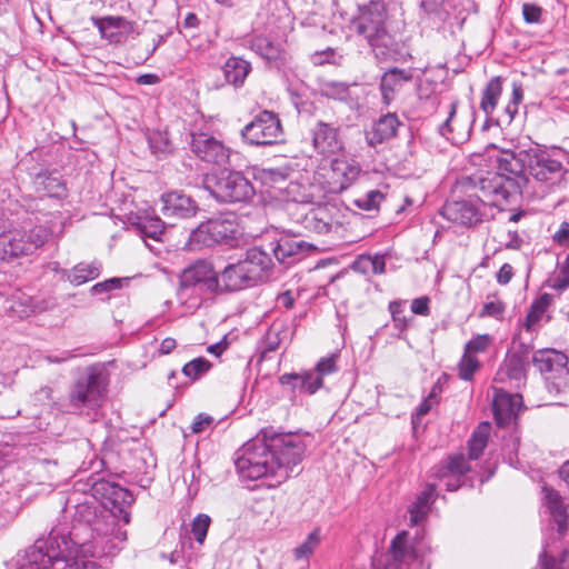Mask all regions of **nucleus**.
Instances as JSON below:
<instances>
[{"instance_id":"f257e3e1","label":"nucleus","mask_w":569,"mask_h":569,"mask_svg":"<svg viewBox=\"0 0 569 569\" xmlns=\"http://www.w3.org/2000/svg\"><path fill=\"white\" fill-rule=\"evenodd\" d=\"M498 172L483 180L485 196L498 201H511L521 196L529 182V176L539 182L555 183L567 170L561 161L552 158L549 150L536 144L529 149L501 150L497 157Z\"/></svg>"},{"instance_id":"f03ea898","label":"nucleus","mask_w":569,"mask_h":569,"mask_svg":"<svg viewBox=\"0 0 569 569\" xmlns=\"http://www.w3.org/2000/svg\"><path fill=\"white\" fill-rule=\"evenodd\" d=\"M307 446L297 433H264L262 439L247 442L234 460L237 472L242 479L257 480L273 477L277 483L286 481L299 465Z\"/></svg>"},{"instance_id":"7ed1b4c3","label":"nucleus","mask_w":569,"mask_h":569,"mask_svg":"<svg viewBox=\"0 0 569 569\" xmlns=\"http://www.w3.org/2000/svg\"><path fill=\"white\" fill-rule=\"evenodd\" d=\"M254 287L238 260L216 270L212 262L199 259L184 268L179 277L178 297L191 299L190 307H199L203 297L223 296Z\"/></svg>"},{"instance_id":"20e7f679","label":"nucleus","mask_w":569,"mask_h":569,"mask_svg":"<svg viewBox=\"0 0 569 569\" xmlns=\"http://www.w3.org/2000/svg\"><path fill=\"white\" fill-rule=\"evenodd\" d=\"M387 20V7L381 0L358 6V14L351 20L356 33L366 40L380 62L398 61L406 56L403 43L389 31Z\"/></svg>"},{"instance_id":"39448f33","label":"nucleus","mask_w":569,"mask_h":569,"mask_svg":"<svg viewBox=\"0 0 569 569\" xmlns=\"http://www.w3.org/2000/svg\"><path fill=\"white\" fill-rule=\"evenodd\" d=\"M492 173L463 177L460 187L467 193V198L446 201L440 211L441 216L456 224L470 228L482 222L481 206L488 204L502 210L505 206L510 204L511 201L495 202L485 196L480 182L489 179Z\"/></svg>"},{"instance_id":"423d86ee","label":"nucleus","mask_w":569,"mask_h":569,"mask_svg":"<svg viewBox=\"0 0 569 569\" xmlns=\"http://www.w3.org/2000/svg\"><path fill=\"white\" fill-rule=\"evenodd\" d=\"M204 187L220 203H248L256 196L251 180L236 170H222L218 174L207 176Z\"/></svg>"},{"instance_id":"0eeeda50","label":"nucleus","mask_w":569,"mask_h":569,"mask_svg":"<svg viewBox=\"0 0 569 569\" xmlns=\"http://www.w3.org/2000/svg\"><path fill=\"white\" fill-rule=\"evenodd\" d=\"M77 535L74 531L69 532L68 537L61 536L62 545L57 541L54 531L50 532L47 540L38 539L33 546L29 547L22 558L19 560L20 569H67L71 567L69 560L64 556V550L68 549V541H73Z\"/></svg>"},{"instance_id":"6e6552de","label":"nucleus","mask_w":569,"mask_h":569,"mask_svg":"<svg viewBox=\"0 0 569 569\" xmlns=\"http://www.w3.org/2000/svg\"><path fill=\"white\" fill-rule=\"evenodd\" d=\"M50 236V229L44 226H33L29 230L4 231L0 233V260L9 262L32 254L49 240Z\"/></svg>"},{"instance_id":"1a4fd4ad","label":"nucleus","mask_w":569,"mask_h":569,"mask_svg":"<svg viewBox=\"0 0 569 569\" xmlns=\"http://www.w3.org/2000/svg\"><path fill=\"white\" fill-rule=\"evenodd\" d=\"M107 379L99 367H89L84 375L72 385L68 399L73 412H82L83 409L99 407L106 390Z\"/></svg>"},{"instance_id":"9d476101","label":"nucleus","mask_w":569,"mask_h":569,"mask_svg":"<svg viewBox=\"0 0 569 569\" xmlns=\"http://www.w3.org/2000/svg\"><path fill=\"white\" fill-rule=\"evenodd\" d=\"M239 231L236 219L212 218L201 222L189 236L190 250L226 244L233 247L238 240Z\"/></svg>"},{"instance_id":"9b49d317","label":"nucleus","mask_w":569,"mask_h":569,"mask_svg":"<svg viewBox=\"0 0 569 569\" xmlns=\"http://www.w3.org/2000/svg\"><path fill=\"white\" fill-rule=\"evenodd\" d=\"M83 491H89L94 501L100 502V507L110 510L113 513L122 516L124 522H129V512L127 509L134 501L133 495L126 488L104 477L91 476L83 485Z\"/></svg>"},{"instance_id":"f8f14e48","label":"nucleus","mask_w":569,"mask_h":569,"mask_svg":"<svg viewBox=\"0 0 569 569\" xmlns=\"http://www.w3.org/2000/svg\"><path fill=\"white\" fill-rule=\"evenodd\" d=\"M244 143L256 147L273 146L283 141V128L279 114L261 110L241 130Z\"/></svg>"},{"instance_id":"ddd939ff","label":"nucleus","mask_w":569,"mask_h":569,"mask_svg":"<svg viewBox=\"0 0 569 569\" xmlns=\"http://www.w3.org/2000/svg\"><path fill=\"white\" fill-rule=\"evenodd\" d=\"M189 144L191 151L204 162L216 166H226L229 162V148L207 132H191Z\"/></svg>"},{"instance_id":"4468645a","label":"nucleus","mask_w":569,"mask_h":569,"mask_svg":"<svg viewBox=\"0 0 569 569\" xmlns=\"http://www.w3.org/2000/svg\"><path fill=\"white\" fill-rule=\"evenodd\" d=\"M408 532L402 530L391 540L389 551L372 560L373 569H401L407 561L418 559L415 547L408 543Z\"/></svg>"},{"instance_id":"2eb2a0df","label":"nucleus","mask_w":569,"mask_h":569,"mask_svg":"<svg viewBox=\"0 0 569 569\" xmlns=\"http://www.w3.org/2000/svg\"><path fill=\"white\" fill-rule=\"evenodd\" d=\"M469 471L470 465L465 456L456 455L433 466L429 477L443 483L447 491H456L462 486V479Z\"/></svg>"},{"instance_id":"dca6fc26","label":"nucleus","mask_w":569,"mask_h":569,"mask_svg":"<svg viewBox=\"0 0 569 569\" xmlns=\"http://www.w3.org/2000/svg\"><path fill=\"white\" fill-rule=\"evenodd\" d=\"M312 248V244L289 233H279L268 243V250L273 253L276 260L286 266L299 261Z\"/></svg>"},{"instance_id":"f3484780","label":"nucleus","mask_w":569,"mask_h":569,"mask_svg":"<svg viewBox=\"0 0 569 569\" xmlns=\"http://www.w3.org/2000/svg\"><path fill=\"white\" fill-rule=\"evenodd\" d=\"M313 149L321 156L331 157L343 150L340 127L318 120L310 129Z\"/></svg>"},{"instance_id":"a211bd4d","label":"nucleus","mask_w":569,"mask_h":569,"mask_svg":"<svg viewBox=\"0 0 569 569\" xmlns=\"http://www.w3.org/2000/svg\"><path fill=\"white\" fill-rule=\"evenodd\" d=\"M160 212L173 224L176 221L189 219L197 214L199 207L194 199L183 191H169L160 197Z\"/></svg>"},{"instance_id":"6ab92c4d","label":"nucleus","mask_w":569,"mask_h":569,"mask_svg":"<svg viewBox=\"0 0 569 569\" xmlns=\"http://www.w3.org/2000/svg\"><path fill=\"white\" fill-rule=\"evenodd\" d=\"M568 361L566 353L552 348L536 350L531 357L533 367L546 380L567 376L569 373Z\"/></svg>"},{"instance_id":"aec40b11","label":"nucleus","mask_w":569,"mask_h":569,"mask_svg":"<svg viewBox=\"0 0 569 569\" xmlns=\"http://www.w3.org/2000/svg\"><path fill=\"white\" fill-rule=\"evenodd\" d=\"M239 261L253 286L267 281L272 273L273 261L269 251L261 247L247 249L243 258Z\"/></svg>"},{"instance_id":"412c9836","label":"nucleus","mask_w":569,"mask_h":569,"mask_svg":"<svg viewBox=\"0 0 569 569\" xmlns=\"http://www.w3.org/2000/svg\"><path fill=\"white\" fill-rule=\"evenodd\" d=\"M413 79V70L393 67L385 71L379 81L381 104L389 108L397 93Z\"/></svg>"},{"instance_id":"4be33fe9","label":"nucleus","mask_w":569,"mask_h":569,"mask_svg":"<svg viewBox=\"0 0 569 569\" xmlns=\"http://www.w3.org/2000/svg\"><path fill=\"white\" fill-rule=\"evenodd\" d=\"M93 24L98 28L102 38L112 44L124 43L130 33L134 32L136 23L123 17L107 16L92 18Z\"/></svg>"},{"instance_id":"5701e85b","label":"nucleus","mask_w":569,"mask_h":569,"mask_svg":"<svg viewBox=\"0 0 569 569\" xmlns=\"http://www.w3.org/2000/svg\"><path fill=\"white\" fill-rule=\"evenodd\" d=\"M402 122L397 113L387 112L373 121L371 128L366 131V141L370 147H377L397 137Z\"/></svg>"},{"instance_id":"b1692460","label":"nucleus","mask_w":569,"mask_h":569,"mask_svg":"<svg viewBox=\"0 0 569 569\" xmlns=\"http://www.w3.org/2000/svg\"><path fill=\"white\" fill-rule=\"evenodd\" d=\"M337 209L333 206L325 204L310 210L303 219L305 227L319 234H326L332 230L333 227H339V221L336 219Z\"/></svg>"},{"instance_id":"393cba45","label":"nucleus","mask_w":569,"mask_h":569,"mask_svg":"<svg viewBox=\"0 0 569 569\" xmlns=\"http://www.w3.org/2000/svg\"><path fill=\"white\" fill-rule=\"evenodd\" d=\"M250 48L271 68L280 70L287 63V52L281 48L279 43L273 42L267 37H254L251 40Z\"/></svg>"},{"instance_id":"a878e982","label":"nucleus","mask_w":569,"mask_h":569,"mask_svg":"<svg viewBox=\"0 0 569 569\" xmlns=\"http://www.w3.org/2000/svg\"><path fill=\"white\" fill-rule=\"evenodd\" d=\"M437 496L436 483H427L417 495L415 501L408 508L412 526H419L427 518Z\"/></svg>"},{"instance_id":"bb28decb","label":"nucleus","mask_w":569,"mask_h":569,"mask_svg":"<svg viewBox=\"0 0 569 569\" xmlns=\"http://www.w3.org/2000/svg\"><path fill=\"white\" fill-rule=\"evenodd\" d=\"M221 69L226 83L238 89L244 84L252 68L251 63L243 58L231 56L226 60Z\"/></svg>"},{"instance_id":"cd10ccee","label":"nucleus","mask_w":569,"mask_h":569,"mask_svg":"<svg viewBox=\"0 0 569 569\" xmlns=\"http://www.w3.org/2000/svg\"><path fill=\"white\" fill-rule=\"evenodd\" d=\"M279 381L282 386H291L293 390L307 392L309 395L316 393L322 386L323 381L320 377H313V372L307 371L303 373H283Z\"/></svg>"},{"instance_id":"c85d7f7f","label":"nucleus","mask_w":569,"mask_h":569,"mask_svg":"<svg viewBox=\"0 0 569 569\" xmlns=\"http://www.w3.org/2000/svg\"><path fill=\"white\" fill-rule=\"evenodd\" d=\"M552 302L550 293L540 295L530 306L525 320L521 323V329L525 333H537L538 322Z\"/></svg>"},{"instance_id":"c756f323","label":"nucleus","mask_w":569,"mask_h":569,"mask_svg":"<svg viewBox=\"0 0 569 569\" xmlns=\"http://www.w3.org/2000/svg\"><path fill=\"white\" fill-rule=\"evenodd\" d=\"M132 226L141 237L151 238L153 240H160L164 230V222L158 216L148 212L137 214L132 219Z\"/></svg>"},{"instance_id":"7c9ffc66","label":"nucleus","mask_w":569,"mask_h":569,"mask_svg":"<svg viewBox=\"0 0 569 569\" xmlns=\"http://www.w3.org/2000/svg\"><path fill=\"white\" fill-rule=\"evenodd\" d=\"M545 490L548 509L552 516L553 521L557 525V531L560 536H563L568 529L567 509L558 491L547 488Z\"/></svg>"},{"instance_id":"2f4dec72","label":"nucleus","mask_w":569,"mask_h":569,"mask_svg":"<svg viewBox=\"0 0 569 569\" xmlns=\"http://www.w3.org/2000/svg\"><path fill=\"white\" fill-rule=\"evenodd\" d=\"M517 400L510 395L497 396L493 400V417L499 427L511 423L517 417Z\"/></svg>"},{"instance_id":"473e14b6","label":"nucleus","mask_w":569,"mask_h":569,"mask_svg":"<svg viewBox=\"0 0 569 569\" xmlns=\"http://www.w3.org/2000/svg\"><path fill=\"white\" fill-rule=\"evenodd\" d=\"M503 78L496 76L491 78L481 93L480 109L489 118L497 108L502 93Z\"/></svg>"},{"instance_id":"72a5a7b5","label":"nucleus","mask_w":569,"mask_h":569,"mask_svg":"<svg viewBox=\"0 0 569 569\" xmlns=\"http://www.w3.org/2000/svg\"><path fill=\"white\" fill-rule=\"evenodd\" d=\"M37 189L43 191L48 197L61 198L64 196L67 188L57 171L39 172L36 177Z\"/></svg>"},{"instance_id":"f704fd0d","label":"nucleus","mask_w":569,"mask_h":569,"mask_svg":"<svg viewBox=\"0 0 569 569\" xmlns=\"http://www.w3.org/2000/svg\"><path fill=\"white\" fill-rule=\"evenodd\" d=\"M101 268L102 264L99 261H92L90 263L80 262L71 269L68 274V280L73 286H81L97 279L101 273Z\"/></svg>"},{"instance_id":"c9c22d12","label":"nucleus","mask_w":569,"mask_h":569,"mask_svg":"<svg viewBox=\"0 0 569 569\" xmlns=\"http://www.w3.org/2000/svg\"><path fill=\"white\" fill-rule=\"evenodd\" d=\"M490 429L489 422H481L472 432L468 440V457L470 460H477L482 455L488 443Z\"/></svg>"},{"instance_id":"e433bc0d","label":"nucleus","mask_w":569,"mask_h":569,"mask_svg":"<svg viewBox=\"0 0 569 569\" xmlns=\"http://www.w3.org/2000/svg\"><path fill=\"white\" fill-rule=\"evenodd\" d=\"M536 333H525L521 329L518 333L515 335L512 339V348L509 355H512L517 358H520L525 361L531 362V357L533 351V339Z\"/></svg>"},{"instance_id":"4c0bfd02","label":"nucleus","mask_w":569,"mask_h":569,"mask_svg":"<svg viewBox=\"0 0 569 569\" xmlns=\"http://www.w3.org/2000/svg\"><path fill=\"white\" fill-rule=\"evenodd\" d=\"M319 93L321 97L337 101L347 102L351 99L350 87L347 82L325 80L320 83Z\"/></svg>"},{"instance_id":"58836bf2","label":"nucleus","mask_w":569,"mask_h":569,"mask_svg":"<svg viewBox=\"0 0 569 569\" xmlns=\"http://www.w3.org/2000/svg\"><path fill=\"white\" fill-rule=\"evenodd\" d=\"M99 512H101V510L97 501L86 499L83 502L76 503L73 519L80 525L90 527L97 520Z\"/></svg>"},{"instance_id":"ea45409f","label":"nucleus","mask_w":569,"mask_h":569,"mask_svg":"<svg viewBox=\"0 0 569 569\" xmlns=\"http://www.w3.org/2000/svg\"><path fill=\"white\" fill-rule=\"evenodd\" d=\"M320 529L315 528L307 537V539L293 549L296 560H305L308 562L310 556L320 545Z\"/></svg>"},{"instance_id":"a19ab883","label":"nucleus","mask_w":569,"mask_h":569,"mask_svg":"<svg viewBox=\"0 0 569 569\" xmlns=\"http://www.w3.org/2000/svg\"><path fill=\"white\" fill-rule=\"evenodd\" d=\"M148 142L154 154L167 156L173 151V143L167 131L151 132Z\"/></svg>"},{"instance_id":"79ce46f5","label":"nucleus","mask_w":569,"mask_h":569,"mask_svg":"<svg viewBox=\"0 0 569 569\" xmlns=\"http://www.w3.org/2000/svg\"><path fill=\"white\" fill-rule=\"evenodd\" d=\"M529 366L530 362L508 353L505 361V371L508 378L516 381H522L526 380Z\"/></svg>"},{"instance_id":"37998d69","label":"nucleus","mask_w":569,"mask_h":569,"mask_svg":"<svg viewBox=\"0 0 569 569\" xmlns=\"http://www.w3.org/2000/svg\"><path fill=\"white\" fill-rule=\"evenodd\" d=\"M212 365L203 357L196 358L187 362L182 368V373L192 381L199 380L211 369Z\"/></svg>"},{"instance_id":"c03bdc74","label":"nucleus","mask_w":569,"mask_h":569,"mask_svg":"<svg viewBox=\"0 0 569 569\" xmlns=\"http://www.w3.org/2000/svg\"><path fill=\"white\" fill-rule=\"evenodd\" d=\"M386 196L380 190H370L352 201L353 206L365 211L378 210Z\"/></svg>"},{"instance_id":"a18cd8bd","label":"nucleus","mask_w":569,"mask_h":569,"mask_svg":"<svg viewBox=\"0 0 569 569\" xmlns=\"http://www.w3.org/2000/svg\"><path fill=\"white\" fill-rule=\"evenodd\" d=\"M541 569H569V548L562 550L558 558L548 556L546 549L539 555Z\"/></svg>"},{"instance_id":"49530a36","label":"nucleus","mask_w":569,"mask_h":569,"mask_svg":"<svg viewBox=\"0 0 569 569\" xmlns=\"http://www.w3.org/2000/svg\"><path fill=\"white\" fill-rule=\"evenodd\" d=\"M479 367L480 362L475 356L465 353L458 365V376L460 379L469 381L472 379Z\"/></svg>"},{"instance_id":"de8ad7c7","label":"nucleus","mask_w":569,"mask_h":569,"mask_svg":"<svg viewBox=\"0 0 569 569\" xmlns=\"http://www.w3.org/2000/svg\"><path fill=\"white\" fill-rule=\"evenodd\" d=\"M211 523V518L206 513H199L191 523V532L196 541L200 545L203 543L208 529Z\"/></svg>"},{"instance_id":"09e8293b","label":"nucleus","mask_w":569,"mask_h":569,"mask_svg":"<svg viewBox=\"0 0 569 569\" xmlns=\"http://www.w3.org/2000/svg\"><path fill=\"white\" fill-rule=\"evenodd\" d=\"M33 470L38 475L46 473V479L49 481H53L59 478V467L57 460H39L34 463Z\"/></svg>"},{"instance_id":"8fccbe9b","label":"nucleus","mask_w":569,"mask_h":569,"mask_svg":"<svg viewBox=\"0 0 569 569\" xmlns=\"http://www.w3.org/2000/svg\"><path fill=\"white\" fill-rule=\"evenodd\" d=\"M491 343V337L489 335H478L470 339L465 346V353L472 355L478 352H485Z\"/></svg>"},{"instance_id":"3c124183","label":"nucleus","mask_w":569,"mask_h":569,"mask_svg":"<svg viewBox=\"0 0 569 569\" xmlns=\"http://www.w3.org/2000/svg\"><path fill=\"white\" fill-rule=\"evenodd\" d=\"M336 360L337 356L335 355L321 358L316 366V372H313V377H320V379L323 380V376L336 372L338 370Z\"/></svg>"},{"instance_id":"603ef678","label":"nucleus","mask_w":569,"mask_h":569,"mask_svg":"<svg viewBox=\"0 0 569 569\" xmlns=\"http://www.w3.org/2000/svg\"><path fill=\"white\" fill-rule=\"evenodd\" d=\"M389 310L395 322V327L399 330H405L408 327V319L403 316V306L399 301H391Z\"/></svg>"},{"instance_id":"864d4df0","label":"nucleus","mask_w":569,"mask_h":569,"mask_svg":"<svg viewBox=\"0 0 569 569\" xmlns=\"http://www.w3.org/2000/svg\"><path fill=\"white\" fill-rule=\"evenodd\" d=\"M343 57L338 53V51L333 48H327L323 51L316 52L315 54V63H332L340 66L342 63Z\"/></svg>"},{"instance_id":"5fc2aeb1","label":"nucleus","mask_w":569,"mask_h":569,"mask_svg":"<svg viewBox=\"0 0 569 569\" xmlns=\"http://www.w3.org/2000/svg\"><path fill=\"white\" fill-rule=\"evenodd\" d=\"M506 311V305L500 301H489L486 302L480 311V317H492L496 319L502 318Z\"/></svg>"},{"instance_id":"6e6d98bb","label":"nucleus","mask_w":569,"mask_h":569,"mask_svg":"<svg viewBox=\"0 0 569 569\" xmlns=\"http://www.w3.org/2000/svg\"><path fill=\"white\" fill-rule=\"evenodd\" d=\"M542 9L533 3L522 4V16L527 23H538L541 20Z\"/></svg>"},{"instance_id":"4d7b16f0","label":"nucleus","mask_w":569,"mask_h":569,"mask_svg":"<svg viewBox=\"0 0 569 569\" xmlns=\"http://www.w3.org/2000/svg\"><path fill=\"white\" fill-rule=\"evenodd\" d=\"M332 170L341 172L348 181L352 180L359 172L357 167L337 159L332 161Z\"/></svg>"},{"instance_id":"13d9d810","label":"nucleus","mask_w":569,"mask_h":569,"mask_svg":"<svg viewBox=\"0 0 569 569\" xmlns=\"http://www.w3.org/2000/svg\"><path fill=\"white\" fill-rule=\"evenodd\" d=\"M430 298L428 296L416 298L411 301V311L418 316L430 315Z\"/></svg>"},{"instance_id":"bf43d9fd","label":"nucleus","mask_w":569,"mask_h":569,"mask_svg":"<svg viewBox=\"0 0 569 569\" xmlns=\"http://www.w3.org/2000/svg\"><path fill=\"white\" fill-rule=\"evenodd\" d=\"M119 288H121V279L110 278L106 281L98 282L94 286H92L91 292L93 295H99V293L109 292V291H112V290L119 289Z\"/></svg>"},{"instance_id":"052dcab7","label":"nucleus","mask_w":569,"mask_h":569,"mask_svg":"<svg viewBox=\"0 0 569 569\" xmlns=\"http://www.w3.org/2000/svg\"><path fill=\"white\" fill-rule=\"evenodd\" d=\"M213 422V418L209 415L199 413L191 425V431L193 433H200L206 430Z\"/></svg>"},{"instance_id":"680f3d73","label":"nucleus","mask_w":569,"mask_h":569,"mask_svg":"<svg viewBox=\"0 0 569 569\" xmlns=\"http://www.w3.org/2000/svg\"><path fill=\"white\" fill-rule=\"evenodd\" d=\"M552 238L553 241L560 246L567 244L569 241V222L562 221Z\"/></svg>"},{"instance_id":"e2e57ef3","label":"nucleus","mask_w":569,"mask_h":569,"mask_svg":"<svg viewBox=\"0 0 569 569\" xmlns=\"http://www.w3.org/2000/svg\"><path fill=\"white\" fill-rule=\"evenodd\" d=\"M513 277V269L511 264L503 263L497 273V281L499 284H508Z\"/></svg>"},{"instance_id":"0e129e2a","label":"nucleus","mask_w":569,"mask_h":569,"mask_svg":"<svg viewBox=\"0 0 569 569\" xmlns=\"http://www.w3.org/2000/svg\"><path fill=\"white\" fill-rule=\"evenodd\" d=\"M369 264H370V271L373 274H382L386 272V261L383 256H369Z\"/></svg>"},{"instance_id":"69168bd1","label":"nucleus","mask_w":569,"mask_h":569,"mask_svg":"<svg viewBox=\"0 0 569 569\" xmlns=\"http://www.w3.org/2000/svg\"><path fill=\"white\" fill-rule=\"evenodd\" d=\"M443 4V0H421V8L427 13H436L441 16V7Z\"/></svg>"},{"instance_id":"338daca9","label":"nucleus","mask_w":569,"mask_h":569,"mask_svg":"<svg viewBox=\"0 0 569 569\" xmlns=\"http://www.w3.org/2000/svg\"><path fill=\"white\" fill-rule=\"evenodd\" d=\"M352 270L359 273H368L370 271L369 256H360L352 263Z\"/></svg>"},{"instance_id":"774afa93","label":"nucleus","mask_w":569,"mask_h":569,"mask_svg":"<svg viewBox=\"0 0 569 569\" xmlns=\"http://www.w3.org/2000/svg\"><path fill=\"white\" fill-rule=\"evenodd\" d=\"M547 284L552 289L561 291L569 287V279L559 272L556 277L548 280Z\"/></svg>"}]
</instances>
